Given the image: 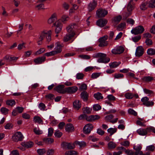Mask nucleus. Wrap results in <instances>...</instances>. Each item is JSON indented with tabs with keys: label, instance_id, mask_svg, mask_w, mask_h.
I'll use <instances>...</instances> for the list:
<instances>
[{
	"label": "nucleus",
	"instance_id": "nucleus-1",
	"mask_svg": "<svg viewBox=\"0 0 155 155\" xmlns=\"http://www.w3.org/2000/svg\"><path fill=\"white\" fill-rule=\"evenodd\" d=\"M106 56L107 55L106 54L99 53L95 54L94 57L95 58H98L97 61L98 62L106 64L110 61V58Z\"/></svg>",
	"mask_w": 155,
	"mask_h": 155
},
{
	"label": "nucleus",
	"instance_id": "nucleus-2",
	"mask_svg": "<svg viewBox=\"0 0 155 155\" xmlns=\"http://www.w3.org/2000/svg\"><path fill=\"white\" fill-rule=\"evenodd\" d=\"M51 30H44L41 31L39 35V39L43 40L46 38L47 41L49 42L51 40Z\"/></svg>",
	"mask_w": 155,
	"mask_h": 155
},
{
	"label": "nucleus",
	"instance_id": "nucleus-3",
	"mask_svg": "<svg viewBox=\"0 0 155 155\" xmlns=\"http://www.w3.org/2000/svg\"><path fill=\"white\" fill-rule=\"evenodd\" d=\"M143 105L147 107H152L154 104V102L152 101H149L148 97H145L141 99Z\"/></svg>",
	"mask_w": 155,
	"mask_h": 155
},
{
	"label": "nucleus",
	"instance_id": "nucleus-4",
	"mask_svg": "<svg viewBox=\"0 0 155 155\" xmlns=\"http://www.w3.org/2000/svg\"><path fill=\"white\" fill-rule=\"evenodd\" d=\"M108 14L107 10L102 8H100L98 9L96 12L97 16L98 18L104 17Z\"/></svg>",
	"mask_w": 155,
	"mask_h": 155
},
{
	"label": "nucleus",
	"instance_id": "nucleus-5",
	"mask_svg": "<svg viewBox=\"0 0 155 155\" xmlns=\"http://www.w3.org/2000/svg\"><path fill=\"white\" fill-rule=\"evenodd\" d=\"M144 31L143 27L141 25L138 26L133 28L131 31V33L135 35L142 33Z\"/></svg>",
	"mask_w": 155,
	"mask_h": 155
},
{
	"label": "nucleus",
	"instance_id": "nucleus-6",
	"mask_svg": "<svg viewBox=\"0 0 155 155\" xmlns=\"http://www.w3.org/2000/svg\"><path fill=\"white\" fill-rule=\"evenodd\" d=\"M133 1V0H130V2L128 3L127 8L128 11L129 12L128 13H125L124 14L123 16V20L126 19L130 15V12L132 11L134 7L132 3V2Z\"/></svg>",
	"mask_w": 155,
	"mask_h": 155
},
{
	"label": "nucleus",
	"instance_id": "nucleus-7",
	"mask_svg": "<svg viewBox=\"0 0 155 155\" xmlns=\"http://www.w3.org/2000/svg\"><path fill=\"white\" fill-rule=\"evenodd\" d=\"M23 137L21 133L20 132H17L14 134L12 136L13 140L15 142H18L19 141H21Z\"/></svg>",
	"mask_w": 155,
	"mask_h": 155
},
{
	"label": "nucleus",
	"instance_id": "nucleus-8",
	"mask_svg": "<svg viewBox=\"0 0 155 155\" xmlns=\"http://www.w3.org/2000/svg\"><path fill=\"white\" fill-rule=\"evenodd\" d=\"M108 37L107 36H104L100 38L98 40L100 44H99V47H102L107 46V43L106 40L107 39Z\"/></svg>",
	"mask_w": 155,
	"mask_h": 155
},
{
	"label": "nucleus",
	"instance_id": "nucleus-9",
	"mask_svg": "<svg viewBox=\"0 0 155 155\" xmlns=\"http://www.w3.org/2000/svg\"><path fill=\"white\" fill-rule=\"evenodd\" d=\"M124 50V48L121 46H117L115 47L111 51L114 54H120L123 53Z\"/></svg>",
	"mask_w": 155,
	"mask_h": 155
},
{
	"label": "nucleus",
	"instance_id": "nucleus-10",
	"mask_svg": "<svg viewBox=\"0 0 155 155\" xmlns=\"http://www.w3.org/2000/svg\"><path fill=\"white\" fill-rule=\"evenodd\" d=\"M75 35V33H68L64 37L63 40L64 42H67L71 40L74 37Z\"/></svg>",
	"mask_w": 155,
	"mask_h": 155
},
{
	"label": "nucleus",
	"instance_id": "nucleus-11",
	"mask_svg": "<svg viewBox=\"0 0 155 155\" xmlns=\"http://www.w3.org/2000/svg\"><path fill=\"white\" fill-rule=\"evenodd\" d=\"M53 25L55 27V32L56 33H59L61 31L62 25L59 21H56L54 23Z\"/></svg>",
	"mask_w": 155,
	"mask_h": 155
},
{
	"label": "nucleus",
	"instance_id": "nucleus-12",
	"mask_svg": "<svg viewBox=\"0 0 155 155\" xmlns=\"http://www.w3.org/2000/svg\"><path fill=\"white\" fill-rule=\"evenodd\" d=\"M93 126L90 124H87L84 127L83 129V132L85 134H89L92 130Z\"/></svg>",
	"mask_w": 155,
	"mask_h": 155
},
{
	"label": "nucleus",
	"instance_id": "nucleus-13",
	"mask_svg": "<svg viewBox=\"0 0 155 155\" xmlns=\"http://www.w3.org/2000/svg\"><path fill=\"white\" fill-rule=\"evenodd\" d=\"M77 27V25L75 24L70 25L66 28L67 31L68 33H75V30Z\"/></svg>",
	"mask_w": 155,
	"mask_h": 155
},
{
	"label": "nucleus",
	"instance_id": "nucleus-14",
	"mask_svg": "<svg viewBox=\"0 0 155 155\" xmlns=\"http://www.w3.org/2000/svg\"><path fill=\"white\" fill-rule=\"evenodd\" d=\"M77 27V25L75 24L70 25L66 28L67 31L68 33H75V30Z\"/></svg>",
	"mask_w": 155,
	"mask_h": 155
},
{
	"label": "nucleus",
	"instance_id": "nucleus-15",
	"mask_svg": "<svg viewBox=\"0 0 155 155\" xmlns=\"http://www.w3.org/2000/svg\"><path fill=\"white\" fill-rule=\"evenodd\" d=\"M75 142L74 143L63 142L62 143V145L64 147H66L68 149H72L75 147Z\"/></svg>",
	"mask_w": 155,
	"mask_h": 155
},
{
	"label": "nucleus",
	"instance_id": "nucleus-16",
	"mask_svg": "<svg viewBox=\"0 0 155 155\" xmlns=\"http://www.w3.org/2000/svg\"><path fill=\"white\" fill-rule=\"evenodd\" d=\"M149 128L148 127L146 129H144L142 128H140L137 130V132L138 134L141 136H145L146 135L148 132H150L147 129Z\"/></svg>",
	"mask_w": 155,
	"mask_h": 155
},
{
	"label": "nucleus",
	"instance_id": "nucleus-17",
	"mask_svg": "<svg viewBox=\"0 0 155 155\" xmlns=\"http://www.w3.org/2000/svg\"><path fill=\"white\" fill-rule=\"evenodd\" d=\"M143 49L142 46H140L137 47L135 54L136 56L140 57L142 56L143 53Z\"/></svg>",
	"mask_w": 155,
	"mask_h": 155
},
{
	"label": "nucleus",
	"instance_id": "nucleus-18",
	"mask_svg": "<svg viewBox=\"0 0 155 155\" xmlns=\"http://www.w3.org/2000/svg\"><path fill=\"white\" fill-rule=\"evenodd\" d=\"M63 47L59 42H57L55 43V47L54 48V50L56 54L60 53L61 51V48Z\"/></svg>",
	"mask_w": 155,
	"mask_h": 155
},
{
	"label": "nucleus",
	"instance_id": "nucleus-19",
	"mask_svg": "<svg viewBox=\"0 0 155 155\" xmlns=\"http://www.w3.org/2000/svg\"><path fill=\"white\" fill-rule=\"evenodd\" d=\"M107 22V20L105 19H100L97 22V25L100 27H102L106 25Z\"/></svg>",
	"mask_w": 155,
	"mask_h": 155
},
{
	"label": "nucleus",
	"instance_id": "nucleus-20",
	"mask_svg": "<svg viewBox=\"0 0 155 155\" xmlns=\"http://www.w3.org/2000/svg\"><path fill=\"white\" fill-rule=\"evenodd\" d=\"M78 88L76 86L69 87L65 88V91L70 93H73L75 92L78 90Z\"/></svg>",
	"mask_w": 155,
	"mask_h": 155
},
{
	"label": "nucleus",
	"instance_id": "nucleus-21",
	"mask_svg": "<svg viewBox=\"0 0 155 155\" xmlns=\"http://www.w3.org/2000/svg\"><path fill=\"white\" fill-rule=\"evenodd\" d=\"M45 59V56H41L35 59L34 61L36 64H38L44 62Z\"/></svg>",
	"mask_w": 155,
	"mask_h": 155
},
{
	"label": "nucleus",
	"instance_id": "nucleus-22",
	"mask_svg": "<svg viewBox=\"0 0 155 155\" xmlns=\"http://www.w3.org/2000/svg\"><path fill=\"white\" fill-rule=\"evenodd\" d=\"M113 116L111 114L107 115L105 117V120L107 121H110L112 123H114L117 122L118 118H116L114 120H112L113 117Z\"/></svg>",
	"mask_w": 155,
	"mask_h": 155
},
{
	"label": "nucleus",
	"instance_id": "nucleus-23",
	"mask_svg": "<svg viewBox=\"0 0 155 155\" xmlns=\"http://www.w3.org/2000/svg\"><path fill=\"white\" fill-rule=\"evenodd\" d=\"M64 85H60L55 88L54 90L58 93H64L65 92V91L64 90Z\"/></svg>",
	"mask_w": 155,
	"mask_h": 155
},
{
	"label": "nucleus",
	"instance_id": "nucleus-24",
	"mask_svg": "<svg viewBox=\"0 0 155 155\" xmlns=\"http://www.w3.org/2000/svg\"><path fill=\"white\" fill-rule=\"evenodd\" d=\"M33 143L31 141L24 142L21 143V145L27 148L31 147L33 146Z\"/></svg>",
	"mask_w": 155,
	"mask_h": 155
},
{
	"label": "nucleus",
	"instance_id": "nucleus-25",
	"mask_svg": "<svg viewBox=\"0 0 155 155\" xmlns=\"http://www.w3.org/2000/svg\"><path fill=\"white\" fill-rule=\"evenodd\" d=\"M74 127L73 124L69 123L66 125L65 127V130L68 132H71L74 131Z\"/></svg>",
	"mask_w": 155,
	"mask_h": 155
},
{
	"label": "nucleus",
	"instance_id": "nucleus-26",
	"mask_svg": "<svg viewBox=\"0 0 155 155\" xmlns=\"http://www.w3.org/2000/svg\"><path fill=\"white\" fill-rule=\"evenodd\" d=\"M57 15L56 13H54L52 14L48 20V23L51 24L54 22L57 19Z\"/></svg>",
	"mask_w": 155,
	"mask_h": 155
},
{
	"label": "nucleus",
	"instance_id": "nucleus-27",
	"mask_svg": "<svg viewBox=\"0 0 155 155\" xmlns=\"http://www.w3.org/2000/svg\"><path fill=\"white\" fill-rule=\"evenodd\" d=\"M97 3L96 2L94 1L92 3H90L88 7V9L89 12H91L96 7Z\"/></svg>",
	"mask_w": 155,
	"mask_h": 155
},
{
	"label": "nucleus",
	"instance_id": "nucleus-28",
	"mask_svg": "<svg viewBox=\"0 0 155 155\" xmlns=\"http://www.w3.org/2000/svg\"><path fill=\"white\" fill-rule=\"evenodd\" d=\"M73 107L74 108L78 110L81 107V103L79 100L75 101L73 104Z\"/></svg>",
	"mask_w": 155,
	"mask_h": 155
},
{
	"label": "nucleus",
	"instance_id": "nucleus-29",
	"mask_svg": "<svg viewBox=\"0 0 155 155\" xmlns=\"http://www.w3.org/2000/svg\"><path fill=\"white\" fill-rule=\"evenodd\" d=\"M100 117L98 115H91L88 116L87 120L88 121H91L99 119Z\"/></svg>",
	"mask_w": 155,
	"mask_h": 155
},
{
	"label": "nucleus",
	"instance_id": "nucleus-30",
	"mask_svg": "<svg viewBox=\"0 0 155 155\" xmlns=\"http://www.w3.org/2000/svg\"><path fill=\"white\" fill-rule=\"evenodd\" d=\"M81 98L84 101H87L88 99V95L86 91L82 92L81 94Z\"/></svg>",
	"mask_w": 155,
	"mask_h": 155
},
{
	"label": "nucleus",
	"instance_id": "nucleus-31",
	"mask_svg": "<svg viewBox=\"0 0 155 155\" xmlns=\"http://www.w3.org/2000/svg\"><path fill=\"white\" fill-rule=\"evenodd\" d=\"M33 121L35 123H38V124H42V120L40 117L38 116H35L33 118Z\"/></svg>",
	"mask_w": 155,
	"mask_h": 155
},
{
	"label": "nucleus",
	"instance_id": "nucleus-32",
	"mask_svg": "<svg viewBox=\"0 0 155 155\" xmlns=\"http://www.w3.org/2000/svg\"><path fill=\"white\" fill-rule=\"evenodd\" d=\"M148 3L147 2H142L140 6L141 10H143L146 9L148 7Z\"/></svg>",
	"mask_w": 155,
	"mask_h": 155
},
{
	"label": "nucleus",
	"instance_id": "nucleus-33",
	"mask_svg": "<svg viewBox=\"0 0 155 155\" xmlns=\"http://www.w3.org/2000/svg\"><path fill=\"white\" fill-rule=\"evenodd\" d=\"M122 17L120 15L114 17L113 19L112 22L114 23L117 24L119 23L122 19Z\"/></svg>",
	"mask_w": 155,
	"mask_h": 155
},
{
	"label": "nucleus",
	"instance_id": "nucleus-34",
	"mask_svg": "<svg viewBox=\"0 0 155 155\" xmlns=\"http://www.w3.org/2000/svg\"><path fill=\"white\" fill-rule=\"evenodd\" d=\"M117 131V129L115 128H110L107 130V132L110 134V136H111Z\"/></svg>",
	"mask_w": 155,
	"mask_h": 155
},
{
	"label": "nucleus",
	"instance_id": "nucleus-35",
	"mask_svg": "<svg viewBox=\"0 0 155 155\" xmlns=\"http://www.w3.org/2000/svg\"><path fill=\"white\" fill-rule=\"evenodd\" d=\"M116 146V143L112 141H110L108 143V148L109 149H114Z\"/></svg>",
	"mask_w": 155,
	"mask_h": 155
},
{
	"label": "nucleus",
	"instance_id": "nucleus-36",
	"mask_svg": "<svg viewBox=\"0 0 155 155\" xmlns=\"http://www.w3.org/2000/svg\"><path fill=\"white\" fill-rule=\"evenodd\" d=\"M118 150H120L118 152L114 153L113 155H120L122 154V151L125 149L124 147H121L117 148Z\"/></svg>",
	"mask_w": 155,
	"mask_h": 155
},
{
	"label": "nucleus",
	"instance_id": "nucleus-37",
	"mask_svg": "<svg viewBox=\"0 0 155 155\" xmlns=\"http://www.w3.org/2000/svg\"><path fill=\"white\" fill-rule=\"evenodd\" d=\"M83 110L84 113L89 114L92 110V109L88 107H86L83 108Z\"/></svg>",
	"mask_w": 155,
	"mask_h": 155
},
{
	"label": "nucleus",
	"instance_id": "nucleus-38",
	"mask_svg": "<svg viewBox=\"0 0 155 155\" xmlns=\"http://www.w3.org/2000/svg\"><path fill=\"white\" fill-rule=\"evenodd\" d=\"M43 142L47 144L51 143L54 141V139L50 138H45L43 139Z\"/></svg>",
	"mask_w": 155,
	"mask_h": 155
},
{
	"label": "nucleus",
	"instance_id": "nucleus-39",
	"mask_svg": "<svg viewBox=\"0 0 155 155\" xmlns=\"http://www.w3.org/2000/svg\"><path fill=\"white\" fill-rule=\"evenodd\" d=\"M120 62H114L109 63V66L111 68H114L118 66L120 64Z\"/></svg>",
	"mask_w": 155,
	"mask_h": 155
},
{
	"label": "nucleus",
	"instance_id": "nucleus-40",
	"mask_svg": "<svg viewBox=\"0 0 155 155\" xmlns=\"http://www.w3.org/2000/svg\"><path fill=\"white\" fill-rule=\"evenodd\" d=\"M94 97L97 100L102 99L103 98V97L102 96L101 94L99 92H97L94 94Z\"/></svg>",
	"mask_w": 155,
	"mask_h": 155
},
{
	"label": "nucleus",
	"instance_id": "nucleus-41",
	"mask_svg": "<svg viewBox=\"0 0 155 155\" xmlns=\"http://www.w3.org/2000/svg\"><path fill=\"white\" fill-rule=\"evenodd\" d=\"M147 53L150 55L155 54V50L152 48H149L147 51Z\"/></svg>",
	"mask_w": 155,
	"mask_h": 155
},
{
	"label": "nucleus",
	"instance_id": "nucleus-42",
	"mask_svg": "<svg viewBox=\"0 0 155 155\" xmlns=\"http://www.w3.org/2000/svg\"><path fill=\"white\" fill-rule=\"evenodd\" d=\"M75 144L78 145L80 147H84L86 146L85 143L83 141H76L75 142Z\"/></svg>",
	"mask_w": 155,
	"mask_h": 155
},
{
	"label": "nucleus",
	"instance_id": "nucleus-43",
	"mask_svg": "<svg viewBox=\"0 0 155 155\" xmlns=\"http://www.w3.org/2000/svg\"><path fill=\"white\" fill-rule=\"evenodd\" d=\"M148 7L150 8L155 7V0H150L148 3Z\"/></svg>",
	"mask_w": 155,
	"mask_h": 155
},
{
	"label": "nucleus",
	"instance_id": "nucleus-44",
	"mask_svg": "<svg viewBox=\"0 0 155 155\" xmlns=\"http://www.w3.org/2000/svg\"><path fill=\"white\" fill-rule=\"evenodd\" d=\"M134 96L133 94L131 93H127L125 94V97L129 99H132Z\"/></svg>",
	"mask_w": 155,
	"mask_h": 155
},
{
	"label": "nucleus",
	"instance_id": "nucleus-45",
	"mask_svg": "<svg viewBox=\"0 0 155 155\" xmlns=\"http://www.w3.org/2000/svg\"><path fill=\"white\" fill-rule=\"evenodd\" d=\"M77 153L75 151L71 150L67 151L65 153V155H77Z\"/></svg>",
	"mask_w": 155,
	"mask_h": 155
},
{
	"label": "nucleus",
	"instance_id": "nucleus-46",
	"mask_svg": "<svg viewBox=\"0 0 155 155\" xmlns=\"http://www.w3.org/2000/svg\"><path fill=\"white\" fill-rule=\"evenodd\" d=\"M37 152L39 155H42L46 152V150L45 149H39L37 150Z\"/></svg>",
	"mask_w": 155,
	"mask_h": 155
},
{
	"label": "nucleus",
	"instance_id": "nucleus-47",
	"mask_svg": "<svg viewBox=\"0 0 155 155\" xmlns=\"http://www.w3.org/2000/svg\"><path fill=\"white\" fill-rule=\"evenodd\" d=\"M6 103L7 105L12 106L15 104V101L13 100H8L6 101Z\"/></svg>",
	"mask_w": 155,
	"mask_h": 155
},
{
	"label": "nucleus",
	"instance_id": "nucleus-48",
	"mask_svg": "<svg viewBox=\"0 0 155 155\" xmlns=\"http://www.w3.org/2000/svg\"><path fill=\"white\" fill-rule=\"evenodd\" d=\"M101 74V73H94L92 74L91 77L93 79H95L99 77Z\"/></svg>",
	"mask_w": 155,
	"mask_h": 155
},
{
	"label": "nucleus",
	"instance_id": "nucleus-49",
	"mask_svg": "<svg viewBox=\"0 0 155 155\" xmlns=\"http://www.w3.org/2000/svg\"><path fill=\"white\" fill-rule=\"evenodd\" d=\"M133 148L136 150V152L139 151L141 149L142 147L140 145H138L137 146L134 145Z\"/></svg>",
	"mask_w": 155,
	"mask_h": 155
},
{
	"label": "nucleus",
	"instance_id": "nucleus-50",
	"mask_svg": "<svg viewBox=\"0 0 155 155\" xmlns=\"http://www.w3.org/2000/svg\"><path fill=\"white\" fill-rule=\"evenodd\" d=\"M34 132L37 135H40L43 133V131L37 128H35L34 129Z\"/></svg>",
	"mask_w": 155,
	"mask_h": 155
},
{
	"label": "nucleus",
	"instance_id": "nucleus-51",
	"mask_svg": "<svg viewBox=\"0 0 155 155\" xmlns=\"http://www.w3.org/2000/svg\"><path fill=\"white\" fill-rule=\"evenodd\" d=\"M39 108L42 110H45L46 108L45 105L42 103H39L38 105Z\"/></svg>",
	"mask_w": 155,
	"mask_h": 155
},
{
	"label": "nucleus",
	"instance_id": "nucleus-52",
	"mask_svg": "<svg viewBox=\"0 0 155 155\" xmlns=\"http://www.w3.org/2000/svg\"><path fill=\"white\" fill-rule=\"evenodd\" d=\"M8 110L5 107H2L1 109V112L4 115H6L8 113Z\"/></svg>",
	"mask_w": 155,
	"mask_h": 155
},
{
	"label": "nucleus",
	"instance_id": "nucleus-53",
	"mask_svg": "<svg viewBox=\"0 0 155 155\" xmlns=\"http://www.w3.org/2000/svg\"><path fill=\"white\" fill-rule=\"evenodd\" d=\"M69 19V17L67 15H63L61 18V20L62 22H65Z\"/></svg>",
	"mask_w": 155,
	"mask_h": 155
},
{
	"label": "nucleus",
	"instance_id": "nucleus-54",
	"mask_svg": "<svg viewBox=\"0 0 155 155\" xmlns=\"http://www.w3.org/2000/svg\"><path fill=\"white\" fill-rule=\"evenodd\" d=\"M153 80V78L150 76L143 77V80L145 81H150Z\"/></svg>",
	"mask_w": 155,
	"mask_h": 155
},
{
	"label": "nucleus",
	"instance_id": "nucleus-55",
	"mask_svg": "<svg viewBox=\"0 0 155 155\" xmlns=\"http://www.w3.org/2000/svg\"><path fill=\"white\" fill-rule=\"evenodd\" d=\"M79 57L84 59L88 60L91 58L90 56L87 55L82 54L79 55Z\"/></svg>",
	"mask_w": 155,
	"mask_h": 155
},
{
	"label": "nucleus",
	"instance_id": "nucleus-56",
	"mask_svg": "<svg viewBox=\"0 0 155 155\" xmlns=\"http://www.w3.org/2000/svg\"><path fill=\"white\" fill-rule=\"evenodd\" d=\"M93 108L94 110L98 111L101 109V107L98 104H96L94 105Z\"/></svg>",
	"mask_w": 155,
	"mask_h": 155
},
{
	"label": "nucleus",
	"instance_id": "nucleus-57",
	"mask_svg": "<svg viewBox=\"0 0 155 155\" xmlns=\"http://www.w3.org/2000/svg\"><path fill=\"white\" fill-rule=\"evenodd\" d=\"M54 129L52 127L48 129V136L50 137L52 136L53 133Z\"/></svg>",
	"mask_w": 155,
	"mask_h": 155
},
{
	"label": "nucleus",
	"instance_id": "nucleus-58",
	"mask_svg": "<svg viewBox=\"0 0 155 155\" xmlns=\"http://www.w3.org/2000/svg\"><path fill=\"white\" fill-rule=\"evenodd\" d=\"M128 113L131 114H133L134 116H136L137 114V113L133 109L130 108L128 110Z\"/></svg>",
	"mask_w": 155,
	"mask_h": 155
},
{
	"label": "nucleus",
	"instance_id": "nucleus-59",
	"mask_svg": "<svg viewBox=\"0 0 155 155\" xmlns=\"http://www.w3.org/2000/svg\"><path fill=\"white\" fill-rule=\"evenodd\" d=\"M84 74L81 73H78L76 74V78L78 79H82L83 78Z\"/></svg>",
	"mask_w": 155,
	"mask_h": 155
},
{
	"label": "nucleus",
	"instance_id": "nucleus-60",
	"mask_svg": "<svg viewBox=\"0 0 155 155\" xmlns=\"http://www.w3.org/2000/svg\"><path fill=\"white\" fill-rule=\"evenodd\" d=\"M35 8L38 10H41L45 9L44 5L43 4H40L37 5L35 6Z\"/></svg>",
	"mask_w": 155,
	"mask_h": 155
},
{
	"label": "nucleus",
	"instance_id": "nucleus-61",
	"mask_svg": "<svg viewBox=\"0 0 155 155\" xmlns=\"http://www.w3.org/2000/svg\"><path fill=\"white\" fill-rule=\"evenodd\" d=\"M55 52L54 51H52L49 52H47L45 54V55L47 56H53L56 54Z\"/></svg>",
	"mask_w": 155,
	"mask_h": 155
},
{
	"label": "nucleus",
	"instance_id": "nucleus-62",
	"mask_svg": "<svg viewBox=\"0 0 155 155\" xmlns=\"http://www.w3.org/2000/svg\"><path fill=\"white\" fill-rule=\"evenodd\" d=\"M54 134L56 137H60L62 135V133L59 130H57L55 132Z\"/></svg>",
	"mask_w": 155,
	"mask_h": 155
},
{
	"label": "nucleus",
	"instance_id": "nucleus-63",
	"mask_svg": "<svg viewBox=\"0 0 155 155\" xmlns=\"http://www.w3.org/2000/svg\"><path fill=\"white\" fill-rule=\"evenodd\" d=\"M107 97L110 101H114L116 99L115 97L111 94L108 95Z\"/></svg>",
	"mask_w": 155,
	"mask_h": 155
},
{
	"label": "nucleus",
	"instance_id": "nucleus-64",
	"mask_svg": "<svg viewBox=\"0 0 155 155\" xmlns=\"http://www.w3.org/2000/svg\"><path fill=\"white\" fill-rule=\"evenodd\" d=\"M88 139L93 142H96L98 140V139L94 137V136H90L89 137Z\"/></svg>",
	"mask_w": 155,
	"mask_h": 155
}]
</instances>
